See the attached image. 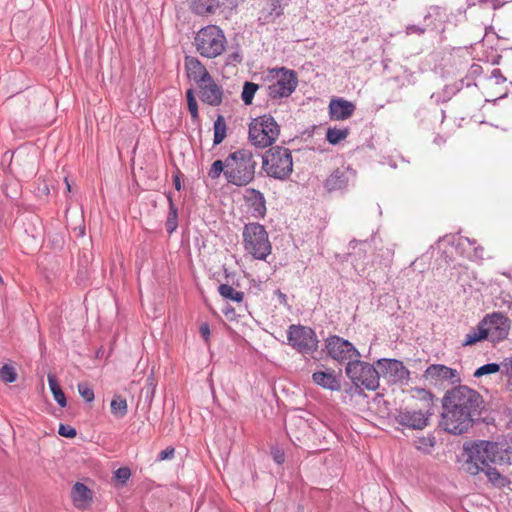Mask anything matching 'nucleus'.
Instances as JSON below:
<instances>
[{"label": "nucleus", "mask_w": 512, "mask_h": 512, "mask_svg": "<svg viewBox=\"0 0 512 512\" xmlns=\"http://www.w3.org/2000/svg\"><path fill=\"white\" fill-rule=\"evenodd\" d=\"M353 177L354 172L350 168H337L327 177L324 186L328 192L344 190Z\"/></svg>", "instance_id": "obj_15"}, {"label": "nucleus", "mask_w": 512, "mask_h": 512, "mask_svg": "<svg viewBox=\"0 0 512 512\" xmlns=\"http://www.w3.org/2000/svg\"><path fill=\"white\" fill-rule=\"evenodd\" d=\"M262 168L267 176L277 180H287L293 172L291 151L283 146H274L262 156Z\"/></svg>", "instance_id": "obj_4"}, {"label": "nucleus", "mask_w": 512, "mask_h": 512, "mask_svg": "<svg viewBox=\"0 0 512 512\" xmlns=\"http://www.w3.org/2000/svg\"><path fill=\"white\" fill-rule=\"evenodd\" d=\"M328 355L335 361L343 363L360 357L359 351L348 340L332 335L325 340Z\"/></svg>", "instance_id": "obj_11"}, {"label": "nucleus", "mask_w": 512, "mask_h": 512, "mask_svg": "<svg viewBox=\"0 0 512 512\" xmlns=\"http://www.w3.org/2000/svg\"><path fill=\"white\" fill-rule=\"evenodd\" d=\"M488 478V481L497 487H504L509 480L506 476H504L498 469L488 464L484 466L483 470Z\"/></svg>", "instance_id": "obj_27"}, {"label": "nucleus", "mask_w": 512, "mask_h": 512, "mask_svg": "<svg viewBox=\"0 0 512 512\" xmlns=\"http://www.w3.org/2000/svg\"><path fill=\"white\" fill-rule=\"evenodd\" d=\"M244 200L248 205L253 217L263 218L265 216L266 201L263 193L253 188L246 189Z\"/></svg>", "instance_id": "obj_18"}, {"label": "nucleus", "mask_w": 512, "mask_h": 512, "mask_svg": "<svg viewBox=\"0 0 512 512\" xmlns=\"http://www.w3.org/2000/svg\"><path fill=\"white\" fill-rule=\"evenodd\" d=\"M355 111V105L343 98L332 99L329 104L330 118L342 121L350 118Z\"/></svg>", "instance_id": "obj_19"}, {"label": "nucleus", "mask_w": 512, "mask_h": 512, "mask_svg": "<svg viewBox=\"0 0 512 512\" xmlns=\"http://www.w3.org/2000/svg\"><path fill=\"white\" fill-rule=\"evenodd\" d=\"M274 460L276 463L281 464L284 462V453L277 451L274 453Z\"/></svg>", "instance_id": "obj_49"}, {"label": "nucleus", "mask_w": 512, "mask_h": 512, "mask_svg": "<svg viewBox=\"0 0 512 512\" xmlns=\"http://www.w3.org/2000/svg\"><path fill=\"white\" fill-rule=\"evenodd\" d=\"M58 433L59 435L67 438H73L76 436V430L73 427L64 424L59 426Z\"/></svg>", "instance_id": "obj_41"}, {"label": "nucleus", "mask_w": 512, "mask_h": 512, "mask_svg": "<svg viewBox=\"0 0 512 512\" xmlns=\"http://www.w3.org/2000/svg\"><path fill=\"white\" fill-rule=\"evenodd\" d=\"M258 88L259 86L253 82H245L241 97L246 105L252 104L254 95Z\"/></svg>", "instance_id": "obj_34"}, {"label": "nucleus", "mask_w": 512, "mask_h": 512, "mask_svg": "<svg viewBox=\"0 0 512 512\" xmlns=\"http://www.w3.org/2000/svg\"><path fill=\"white\" fill-rule=\"evenodd\" d=\"M78 392L86 402L94 400V391L86 383L78 384Z\"/></svg>", "instance_id": "obj_39"}, {"label": "nucleus", "mask_w": 512, "mask_h": 512, "mask_svg": "<svg viewBox=\"0 0 512 512\" xmlns=\"http://www.w3.org/2000/svg\"><path fill=\"white\" fill-rule=\"evenodd\" d=\"M464 451L466 460L463 468L470 475L479 474L488 464L500 467L512 465V439L478 440L465 445Z\"/></svg>", "instance_id": "obj_2"}, {"label": "nucleus", "mask_w": 512, "mask_h": 512, "mask_svg": "<svg viewBox=\"0 0 512 512\" xmlns=\"http://www.w3.org/2000/svg\"><path fill=\"white\" fill-rule=\"evenodd\" d=\"M218 292L223 298L238 303L242 302L244 298L243 292L235 290L232 286L228 284H221L218 287Z\"/></svg>", "instance_id": "obj_31"}, {"label": "nucleus", "mask_w": 512, "mask_h": 512, "mask_svg": "<svg viewBox=\"0 0 512 512\" xmlns=\"http://www.w3.org/2000/svg\"><path fill=\"white\" fill-rule=\"evenodd\" d=\"M167 199L169 203V211L166 220V230L169 234H172L178 227V209L173 202L172 195L169 192L167 194Z\"/></svg>", "instance_id": "obj_25"}, {"label": "nucleus", "mask_w": 512, "mask_h": 512, "mask_svg": "<svg viewBox=\"0 0 512 512\" xmlns=\"http://www.w3.org/2000/svg\"><path fill=\"white\" fill-rule=\"evenodd\" d=\"M226 169V159L224 161L222 160H216L212 163L210 169L208 170V177L212 180L218 179L221 174H224V171Z\"/></svg>", "instance_id": "obj_35"}, {"label": "nucleus", "mask_w": 512, "mask_h": 512, "mask_svg": "<svg viewBox=\"0 0 512 512\" xmlns=\"http://www.w3.org/2000/svg\"><path fill=\"white\" fill-rule=\"evenodd\" d=\"M186 97H187L188 109H189V112L191 114V117H192L193 120H197L198 117H199L198 104H197V101H196V99L194 97V93H193L192 89H189L187 91Z\"/></svg>", "instance_id": "obj_37"}, {"label": "nucleus", "mask_w": 512, "mask_h": 512, "mask_svg": "<svg viewBox=\"0 0 512 512\" xmlns=\"http://www.w3.org/2000/svg\"><path fill=\"white\" fill-rule=\"evenodd\" d=\"M425 32L424 28H421L416 25H411L407 27V34H423Z\"/></svg>", "instance_id": "obj_47"}, {"label": "nucleus", "mask_w": 512, "mask_h": 512, "mask_svg": "<svg viewBox=\"0 0 512 512\" xmlns=\"http://www.w3.org/2000/svg\"><path fill=\"white\" fill-rule=\"evenodd\" d=\"M288 345L299 353L313 354L318 349L319 340L315 331L303 325H290L287 330Z\"/></svg>", "instance_id": "obj_9"}, {"label": "nucleus", "mask_w": 512, "mask_h": 512, "mask_svg": "<svg viewBox=\"0 0 512 512\" xmlns=\"http://www.w3.org/2000/svg\"><path fill=\"white\" fill-rule=\"evenodd\" d=\"M490 77L495 80L496 84H502L506 81V78L503 76L501 70L498 68L492 70Z\"/></svg>", "instance_id": "obj_43"}, {"label": "nucleus", "mask_w": 512, "mask_h": 512, "mask_svg": "<svg viewBox=\"0 0 512 512\" xmlns=\"http://www.w3.org/2000/svg\"><path fill=\"white\" fill-rule=\"evenodd\" d=\"M312 380L318 386L331 391H339L341 383L333 369L315 371L312 374Z\"/></svg>", "instance_id": "obj_20"}, {"label": "nucleus", "mask_w": 512, "mask_h": 512, "mask_svg": "<svg viewBox=\"0 0 512 512\" xmlns=\"http://www.w3.org/2000/svg\"><path fill=\"white\" fill-rule=\"evenodd\" d=\"M473 72L476 73L481 67L479 65L472 66Z\"/></svg>", "instance_id": "obj_51"}, {"label": "nucleus", "mask_w": 512, "mask_h": 512, "mask_svg": "<svg viewBox=\"0 0 512 512\" xmlns=\"http://www.w3.org/2000/svg\"><path fill=\"white\" fill-rule=\"evenodd\" d=\"M47 379L54 400L58 403L60 407H65L67 404L66 397L58 383L56 376L54 374H48Z\"/></svg>", "instance_id": "obj_26"}, {"label": "nucleus", "mask_w": 512, "mask_h": 512, "mask_svg": "<svg viewBox=\"0 0 512 512\" xmlns=\"http://www.w3.org/2000/svg\"><path fill=\"white\" fill-rule=\"evenodd\" d=\"M200 89V99L211 106H219L222 103L223 90L216 84L212 78L207 82L198 84Z\"/></svg>", "instance_id": "obj_17"}, {"label": "nucleus", "mask_w": 512, "mask_h": 512, "mask_svg": "<svg viewBox=\"0 0 512 512\" xmlns=\"http://www.w3.org/2000/svg\"><path fill=\"white\" fill-rule=\"evenodd\" d=\"M187 75L198 84L210 80V74L202 63L196 58L186 59Z\"/></svg>", "instance_id": "obj_21"}, {"label": "nucleus", "mask_w": 512, "mask_h": 512, "mask_svg": "<svg viewBox=\"0 0 512 512\" xmlns=\"http://www.w3.org/2000/svg\"><path fill=\"white\" fill-rule=\"evenodd\" d=\"M424 377L426 380H429L430 382H434L435 384H437L438 382L443 381H457L458 373L455 369H452L445 365L432 364L428 366L427 369L425 370Z\"/></svg>", "instance_id": "obj_16"}, {"label": "nucleus", "mask_w": 512, "mask_h": 512, "mask_svg": "<svg viewBox=\"0 0 512 512\" xmlns=\"http://www.w3.org/2000/svg\"><path fill=\"white\" fill-rule=\"evenodd\" d=\"M298 84L294 71L281 68L276 71L274 81L268 85L267 93L272 99L289 97Z\"/></svg>", "instance_id": "obj_10"}, {"label": "nucleus", "mask_w": 512, "mask_h": 512, "mask_svg": "<svg viewBox=\"0 0 512 512\" xmlns=\"http://www.w3.org/2000/svg\"><path fill=\"white\" fill-rule=\"evenodd\" d=\"M443 429L453 435L466 433L485 410L483 397L476 390L459 385L448 390L442 400Z\"/></svg>", "instance_id": "obj_1"}, {"label": "nucleus", "mask_w": 512, "mask_h": 512, "mask_svg": "<svg viewBox=\"0 0 512 512\" xmlns=\"http://www.w3.org/2000/svg\"><path fill=\"white\" fill-rule=\"evenodd\" d=\"M282 0H266L265 5L259 13V21L262 24L273 22L283 14Z\"/></svg>", "instance_id": "obj_22"}, {"label": "nucleus", "mask_w": 512, "mask_h": 512, "mask_svg": "<svg viewBox=\"0 0 512 512\" xmlns=\"http://www.w3.org/2000/svg\"><path fill=\"white\" fill-rule=\"evenodd\" d=\"M500 370V365L497 363H488L479 367L475 372V377H481L483 375L493 374Z\"/></svg>", "instance_id": "obj_38"}, {"label": "nucleus", "mask_w": 512, "mask_h": 512, "mask_svg": "<svg viewBox=\"0 0 512 512\" xmlns=\"http://www.w3.org/2000/svg\"><path fill=\"white\" fill-rule=\"evenodd\" d=\"M487 339V332L484 330V326L480 321L479 324L473 328L469 333L466 334L463 340V346L473 345L481 340Z\"/></svg>", "instance_id": "obj_28"}, {"label": "nucleus", "mask_w": 512, "mask_h": 512, "mask_svg": "<svg viewBox=\"0 0 512 512\" xmlns=\"http://www.w3.org/2000/svg\"><path fill=\"white\" fill-rule=\"evenodd\" d=\"M242 61V56L240 55L239 52H233L231 54L228 55L227 57V64H237V63H240Z\"/></svg>", "instance_id": "obj_44"}, {"label": "nucleus", "mask_w": 512, "mask_h": 512, "mask_svg": "<svg viewBox=\"0 0 512 512\" xmlns=\"http://www.w3.org/2000/svg\"><path fill=\"white\" fill-rule=\"evenodd\" d=\"M111 413L117 418H123L128 412V405L125 398L115 395L110 403Z\"/></svg>", "instance_id": "obj_30"}, {"label": "nucleus", "mask_w": 512, "mask_h": 512, "mask_svg": "<svg viewBox=\"0 0 512 512\" xmlns=\"http://www.w3.org/2000/svg\"><path fill=\"white\" fill-rule=\"evenodd\" d=\"M433 415L431 408L425 410L404 408L400 409L395 416V421L408 429L423 430L429 425L430 417Z\"/></svg>", "instance_id": "obj_12"}, {"label": "nucleus", "mask_w": 512, "mask_h": 512, "mask_svg": "<svg viewBox=\"0 0 512 512\" xmlns=\"http://www.w3.org/2000/svg\"><path fill=\"white\" fill-rule=\"evenodd\" d=\"M214 139L213 144L215 146L221 144L226 138L227 125L225 118L222 115H218L214 121Z\"/></svg>", "instance_id": "obj_29"}, {"label": "nucleus", "mask_w": 512, "mask_h": 512, "mask_svg": "<svg viewBox=\"0 0 512 512\" xmlns=\"http://www.w3.org/2000/svg\"><path fill=\"white\" fill-rule=\"evenodd\" d=\"M280 134V126L275 119L264 114L252 119L249 124L248 139L258 148H266L276 142Z\"/></svg>", "instance_id": "obj_6"}, {"label": "nucleus", "mask_w": 512, "mask_h": 512, "mask_svg": "<svg viewBox=\"0 0 512 512\" xmlns=\"http://www.w3.org/2000/svg\"><path fill=\"white\" fill-rule=\"evenodd\" d=\"M0 378L6 383H12L17 379L15 368L11 365L5 364L0 369Z\"/></svg>", "instance_id": "obj_36"}, {"label": "nucleus", "mask_w": 512, "mask_h": 512, "mask_svg": "<svg viewBox=\"0 0 512 512\" xmlns=\"http://www.w3.org/2000/svg\"><path fill=\"white\" fill-rule=\"evenodd\" d=\"M131 476L130 469L127 467H121L115 471V478L122 483H125Z\"/></svg>", "instance_id": "obj_40"}, {"label": "nucleus", "mask_w": 512, "mask_h": 512, "mask_svg": "<svg viewBox=\"0 0 512 512\" xmlns=\"http://www.w3.org/2000/svg\"><path fill=\"white\" fill-rule=\"evenodd\" d=\"M380 377L386 378L391 383H407L410 372L404 364L396 359H379L376 362Z\"/></svg>", "instance_id": "obj_14"}, {"label": "nucleus", "mask_w": 512, "mask_h": 512, "mask_svg": "<svg viewBox=\"0 0 512 512\" xmlns=\"http://www.w3.org/2000/svg\"><path fill=\"white\" fill-rule=\"evenodd\" d=\"M71 495L77 508H85L92 501L91 490L83 483L77 482L72 488Z\"/></svg>", "instance_id": "obj_23"}, {"label": "nucleus", "mask_w": 512, "mask_h": 512, "mask_svg": "<svg viewBox=\"0 0 512 512\" xmlns=\"http://www.w3.org/2000/svg\"><path fill=\"white\" fill-rule=\"evenodd\" d=\"M180 171L177 170L176 173L173 175V182H174V187L177 191H180L182 189V183H181V178H180Z\"/></svg>", "instance_id": "obj_46"}, {"label": "nucleus", "mask_w": 512, "mask_h": 512, "mask_svg": "<svg viewBox=\"0 0 512 512\" xmlns=\"http://www.w3.org/2000/svg\"><path fill=\"white\" fill-rule=\"evenodd\" d=\"M174 453L175 449L173 447H167L158 454L157 460L163 461L167 459H172L174 457Z\"/></svg>", "instance_id": "obj_42"}, {"label": "nucleus", "mask_w": 512, "mask_h": 512, "mask_svg": "<svg viewBox=\"0 0 512 512\" xmlns=\"http://www.w3.org/2000/svg\"><path fill=\"white\" fill-rule=\"evenodd\" d=\"M65 184H66L67 191L70 192L71 191V185H70L67 177H65Z\"/></svg>", "instance_id": "obj_50"}, {"label": "nucleus", "mask_w": 512, "mask_h": 512, "mask_svg": "<svg viewBox=\"0 0 512 512\" xmlns=\"http://www.w3.org/2000/svg\"><path fill=\"white\" fill-rule=\"evenodd\" d=\"M481 322L487 332V340L497 343L507 337L510 329L509 319L502 313L488 314Z\"/></svg>", "instance_id": "obj_13"}, {"label": "nucleus", "mask_w": 512, "mask_h": 512, "mask_svg": "<svg viewBox=\"0 0 512 512\" xmlns=\"http://www.w3.org/2000/svg\"><path fill=\"white\" fill-rule=\"evenodd\" d=\"M257 162L252 151L239 149L226 157L224 177L229 184L242 187L254 180Z\"/></svg>", "instance_id": "obj_3"}, {"label": "nucleus", "mask_w": 512, "mask_h": 512, "mask_svg": "<svg viewBox=\"0 0 512 512\" xmlns=\"http://www.w3.org/2000/svg\"><path fill=\"white\" fill-rule=\"evenodd\" d=\"M483 252H484L483 247H481V246L475 247L474 248V257L476 259L482 260L483 259Z\"/></svg>", "instance_id": "obj_48"}, {"label": "nucleus", "mask_w": 512, "mask_h": 512, "mask_svg": "<svg viewBox=\"0 0 512 512\" xmlns=\"http://www.w3.org/2000/svg\"><path fill=\"white\" fill-rule=\"evenodd\" d=\"M243 245L245 251L254 259L266 260L271 254L272 245L265 227L259 223H248L244 226Z\"/></svg>", "instance_id": "obj_5"}, {"label": "nucleus", "mask_w": 512, "mask_h": 512, "mask_svg": "<svg viewBox=\"0 0 512 512\" xmlns=\"http://www.w3.org/2000/svg\"><path fill=\"white\" fill-rule=\"evenodd\" d=\"M421 392L425 393L426 396H429V398H431V394L426 392L425 389H422Z\"/></svg>", "instance_id": "obj_53"}, {"label": "nucleus", "mask_w": 512, "mask_h": 512, "mask_svg": "<svg viewBox=\"0 0 512 512\" xmlns=\"http://www.w3.org/2000/svg\"><path fill=\"white\" fill-rule=\"evenodd\" d=\"M199 332H200L201 336L203 337L204 341L208 342L209 336H210L209 325L207 323L201 324V326L199 328Z\"/></svg>", "instance_id": "obj_45"}, {"label": "nucleus", "mask_w": 512, "mask_h": 512, "mask_svg": "<svg viewBox=\"0 0 512 512\" xmlns=\"http://www.w3.org/2000/svg\"><path fill=\"white\" fill-rule=\"evenodd\" d=\"M219 7V0H190V8L197 15L213 13Z\"/></svg>", "instance_id": "obj_24"}, {"label": "nucleus", "mask_w": 512, "mask_h": 512, "mask_svg": "<svg viewBox=\"0 0 512 512\" xmlns=\"http://www.w3.org/2000/svg\"><path fill=\"white\" fill-rule=\"evenodd\" d=\"M226 37L216 25H208L200 29L195 36L197 52L206 58H216L226 47Z\"/></svg>", "instance_id": "obj_7"}, {"label": "nucleus", "mask_w": 512, "mask_h": 512, "mask_svg": "<svg viewBox=\"0 0 512 512\" xmlns=\"http://www.w3.org/2000/svg\"><path fill=\"white\" fill-rule=\"evenodd\" d=\"M465 241H467L470 245H475L476 244L475 240H470L469 238H465Z\"/></svg>", "instance_id": "obj_52"}, {"label": "nucleus", "mask_w": 512, "mask_h": 512, "mask_svg": "<svg viewBox=\"0 0 512 512\" xmlns=\"http://www.w3.org/2000/svg\"><path fill=\"white\" fill-rule=\"evenodd\" d=\"M436 439L433 435L417 438L414 442L415 448L424 453H430L435 446Z\"/></svg>", "instance_id": "obj_33"}, {"label": "nucleus", "mask_w": 512, "mask_h": 512, "mask_svg": "<svg viewBox=\"0 0 512 512\" xmlns=\"http://www.w3.org/2000/svg\"><path fill=\"white\" fill-rule=\"evenodd\" d=\"M348 135V128L338 129L336 127H329L326 132V139L330 144L336 145L346 139Z\"/></svg>", "instance_id": "obj_32"}, {"label": "nucleus", "mask_w": 512, "mask_h": 512, "mask_svg": "<svg viewBox=\"0 0 512 512\" xmlns=\"http://www.w3.org/2000/svg\"><path fill=\"white\" fill-rule=\"evenodd\" d=\"M345 373L351 382L357 387H364L374 391L379 388L380 372L378 367L361 361L359 358L349 361L345 367Z\"/></svg>", "instance_id": "obj_8"}]
</instances>
